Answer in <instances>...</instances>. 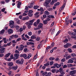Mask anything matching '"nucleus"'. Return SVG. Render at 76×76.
I'll list each match as a JSON object with an SVG mask.
<instances>
[{"instance_id":"28","label":"nucleus","mask_w":76,"mask_h":76,"mask_svg":"<svg viewBox=\"0 0 76 76\" xmlns=\"http://www.w3.org/2000/svg\"><path fill=\"white\" fill-rule=\"evenodd\" d=\"M70 58H71V56L70 55L69 56V55H68L67 57L66 58V60H68Z\"/></svg>"},{"instance_id":"23","label":"nucleus","mask_w":76,"mask_h":76,"mask_svg":"<svg viewBox=\"0 0 76 76\" xmlns=\"http://www.w3.org/2000/svg\"><path fill=\"white\" fill-rule=\"evenodd\" d=\"M11 54V53H7L5 55V57L6 58H7V57H9L10 55Z\"/></svg>"},{"instance_id":"56","label":"nucleus","mask_w":76,"mask_h":76,"mask_svg":"<svg viewBox=\"0 0 76 76\" xmlns=\"http://www.w3.org/2000/svg\"><path fill=\"white\" fill-rule=\"evenodd\" d=\"M21 4H22V3L20 2H18L17 4V5H20V6L21 5Z\"/></svg>"},{"instance_id":"62","label":"nucleus","mask_w":76,"mask_h":76,"mask_svg":"<svg viewBox=\"0 0 76 76\" xmlns=\"http://www.w3.org/2000/svg\"><path fill=\"white\" fill-rule=\"evenodd\" d=\"M53 10V9L52 8H50L48 9V11H51L52 10Z\"/></svg>"},{"instance_id":"39","label":"nucleus","mask_w":76,"mask_h":76,"mask_svg":"<svg viewBox=\"0 0 76 76\" xmlns=\"http://www.w3.org/2000/svg\"><path fill=\"white\" fill-rule=\"evenodd\" d=\"M71 55L72 57H76V55L74 53H71Z\"/></svg>"},{"instance_id":"42","label":"nucleus","mask_w":76,"mask_h":76,"mask_svg":"<svg viewBox=\"0 0 76 76\" xmlns=\"http://www.w3.org/2000/svg\"><path fill=\"white\" fill-rule=\"evenodd\" d=\"M49 64L48 62L45 64H44V66H49Z\"/></svg>"},{"instance_id":"2","label":"nucleus","mask_w":76,"mask_h":76,"mask_svg":"<svg viewBox=\"0 0 76 76\" xmlns=\"http://www.w3.org/2000/svg\"><path fill=\"white\" fill-rule=\"evenodd\" d=\"M15 62L16 63H17L18 64L22 65L23 64V59H21V60H20V59H18L16 60Z\"/></svg>"},{"instance_id":"17","label":"nucleus","mask_w":76,"mask_h":76,"mask_svg":"<svg viewBox=\"0 0 76 76\" xmlns=\"http://www.w3.org/2000/svg\"><path fill=\"white\" fill-rule=\"evenodd\" d=\"M27 45H34V43L32 42H27L26 43Z\"/></svg>"},{"instance_id":"22","label":"nucleus","mask_w":76,"mask_h":76,"mask_svg":"<svg viewBox=\"0 0 76 76\" xmlns=\"http://www.w3.org/2000/svg\"><path fill=\"white\" fill-rule=\"evenodd\" d=\"M69 52V53H72L73 52V51L72 50V49L70 48H68L67 50Z\"/></svg>"},{"instance_id":"35","label":"nucleus","mask_w":76,"mask_h":76,"mask_svg":"<svg viewBox=\"0 0 76 76\" xmlns=\"http://www.w3.org/2000/svg\"><path fill=\"white\" fill-rule=\"evenodd\" d=\"M18 50L19 51H22L23 50V49L20 47L18 48Z\"/></svg>"},{"instance_id":"21","label":"nucleus","mask_w":76,"mask_h":76,"mask_svg":"<svg viewBox=\"0 0 76 76\" xmlns=\"http://www.w3.org/2000/svg\"><path fill=\"white\" fill-rule=\"evenodd\" d=\"M28 8H32V7H33V3H31L30 6H28Z\"/></svg>"},{"instance_id":"15","label":"nucleus","mask_w":76,"mask_h":76,"mask_svg":"<svg viewBox=\"0 0 76 76\" xmlns=\"http://www.w3.org/2000/svg\"><path fill=\"white\" fill-rule=\"evenodd\" d=\"M12 70H17L18 69V66H12Z\"/></svg>"},{"instance_id":"38","label":"nucleus","mask_w":76,"mask_h":76,"mask_svg":"<svg viewBox=\"0 0 76 76\" xmlns=\"http://www.w3.org/2000/svg\"><path fill=\"white\" fill-rule=\"evenodd\" d=\"M38 29H39V30L40 29V28L38 27H36L34 28V30H35V31H37V30H38Z\"/></svg>"},{"instance_id":"31","label":"nucleus","mask_w":76,"mask_h":76,"mask_svg":"<svg viewBox=\"0 0 76 76\" xmlns=\"http://www.w3.org/2000/svg\"><path fill=\"white\" fill-rule=\"evenodd\" d=\"M27 55L26 54H23V57L24 58H25L26 59L27 58Z\"/></svg>"},{"instance_id":"24","label":"nucleus","mask_w":76,"mask_h":76,"mask_svg":"<svg viewBox=\"0 0 76 76\" xmlns=\"http://www.w3.org/2000/svg\"><path fill=\"white\" fill-rule=\"evenodd\" d=\"M47 20H46L43 21V24L44 25H47Z\"/></svg>"},{"instance_id":"52","label":"nucleus","mask_w":76,"mask_h":76,"mask_svg":"<svg viewBox=\"0 0 76 76\" xmlns=\"http://www.w3.org/2000/svg\"><path fill=\"white\" fill-rule=\"evenodd\" d=\"M15 53H18V54H19V51L18 50H16L15 51Z\"/></svg>"},{"instance_id":"18","label":"nucleus","mask_w":76,"mask_h":76,"mask_svg":"<svg viewBox=\"0 0 76 76\" xmlns=\"http://www.w3.org/2000/svg\"><path fill=\"white\" fill-rule=\"evenodd\" d=\"M4 32H5V30L4 29H2L0 31V34H1V35L3 34L4 33Z\"/></svg>"},{"instance_id":"8","label":"nucleus","mask_w":76,"mask_h":76,"mask_svg":"<svg viewBox=\"0 0 76 76\" xmlns=\"http://www.w3.org/2000/svg\"><path fill=\"white\" fill-rule=\"evenodd\" d=\"M76 70H73L72 71H71L70 72V75H75V74H76Z\"/></svg>"},{"instance_id":"51","label":"nucleus","mask_w":76,"mask_h":76,"mask_svg":"<svg viewBox=\"0 0 76 76\" xmlns=\"http://www.w3.org/2000/svg\"><path fill=\"white\" fill-rule=\"evenodd\" d=\"M67 66L66 65H64L63 66V69H64V68H66V67H67Z\"/></svg>"},{"instance_id":"16","label":"nucleus","mask_w":76,"mask_h":76,"mask_svg":"<svg viewBox=\"0 0 76 76\" xmlns=\"http://www.w3.org/2000/svg\"><path fill=\"white\" fill-rule=\"evenodd\" d=\"M74 62V61L72 59H70L68 60V63H73Z\"/></svg>"},{"instance_id":"40","label":"nucleus","mask_w":76,"mask_h":76,"mask_svg":"<svg viewBox=\"0 0 76 76\" xmlns=\"http://www.w3.org/2000/svg\"><path fill=\"white\" fill-rule=\"evenodd\" d=\"M39 22H40V20L39 19H38L37 20L36 23L37 24H39Z\"/></svg>"},{"instance_id":"19","label":"nucleus","mask_w":76,"mask_h":76,"mask_svg":"<svg viewBox=\"0 0 76 76\" xmlns=\"http://www.w3.org/2000/svg\"><path fill=\"white\" fill-rule=\"evenodd\" d=\"M44 14L46 15H50V12L48 11H45L44 12Z\"/></svg>"},{"instance_id":"44","label":"nucleus","mask_w":76,"mask_h":76,"mask_svg":"<svg viewBox=\"0 0 76 76\" xmlns=\"http://www.w3.org/2000/svg\"><path fill=\"white\" fill-rule=\"evenodd\" d=\"M22 39L23 40H24V41H27V40H28V39H26V38L25 37H22Z\"/></svg>"},{"instance_id":"45","label":"nucleus","mask_w":76,"mask_h":76,"mask_svg":"<svg viewBox=\"0 0 76 76\" xmlns=\"http://www.w3.org/2000/svg\"><path fill=\"white\" fill-rule=\"evenodd\" d=\"M35 21V19H33L31 20H30V22H31L32 23H33V22Z\"/></svg>"},{"instance_id":"47","label":"nucleus","mask_w":76,"mask_h":76,"mask_svg":"<svg viewBox=\"0 0 76 76\" xmlns=\"http://www.w3.org/2000/svg\"><path fill=\"white\" fill-rule=\"evenodd\" d=\"M54 3H55V1L53 0H52L51 3H50V4L51 5H53V4H54Z\"/></svg>"},{"instance_id":"48","label":"nucleus","mask_w":76,"mask_h":76,"mask_svg":"<svg viewBox=\"0 0 76 76\" xmlns=\"http://www.w3.org/2000/svg\"><path fill=\"white\" fill-rule=\"evenodd\" d=\"M54 32H55V29H53L52 32L51 33V34H53V33H54Z\"/></svg>"},{"instance_id":"57","label":"nucleus","mask_w":76,"mask_h":76,"mask_svg":"<svg viewBox=\"0 0 76 76\" xmlns=\"http://www.w3.org/2000/svg\"><path fill=\"white\" fill-rule=\"evenodd\" d=\"M60 31H59L56 34V36H58V35L59 34H60Z\"/></svg>"},{"instance_id":"58","label":"nucleus","mask_w":76,"mask_h":76,"mask_svg":"<svg viewBox=\"0 0 76 76\" xmlns=\"http://www.w3.org/2000/svg\"><path fill=\"white\" fill-rule=\"evenodd\" d=\"M5 10H6V8H4L2 9L1 12H4V11H5Z\"/></svg>"},{"instance_id":"61","label":"nucleus","mask_w":76,"mask_h":76,"mask_svg":"<svg viewBox=\"0 0 76 76\" xmlns=\"http://www.w3.org/2000/svg\"><path fill=\"white\" fill-rule=\"evenodd\" d=\"M28 41H31V42H34L35 41H34V40H32V39H30L29 40H28Z\"/></svg>"},{"instance_id":"1","label":"nucleus","mask_w":76,"mask_h":76,"mask_svg":"<svg viewBox=\"0 0 76 76\" xmlns=\"http://www.w3.org/2000/svg\"><path fill=\"white\" fill-rule=\"evenodd\" d=\"M51 0H47L45 1V2L44 4V6H45L46 8L50 7L48 4H49V3H51Z\"/></svg>"},{"instance_id":"27","label":"nucleus","mask_w":76,"mask_h":76,"mask_svg":"<svg viewBox=\"0 0 76 76\" xmlns=\"http://www.w3.org/2000/svg\"><path fill=\"white\" fill-rule=\"evenodd\" d=\"M33 12V11H32V10H30L28 11V14L30 15V14L32 13Z\"/></svg>"},{"instance_id":"41","label":"nucleus","mask_w":76,"mask_h":76,"mask_svg":"<svg viewBox=\"0 0 76 76\" xmlns=\"http://www.w3.org/2000/svg\"><path fill=\"white\" fill-rule=\"evenodd\" d=\"M56 69H52V72L53 73H55L56 72Z\"/></svg>"},{"instance_id":"32","label":"nucleus","mask_w":76,"mask_h":76,"mask_svg":"<svg viewBox=\"0 0 76 76\" xmlns=\"http://www.w3.org/2000/svg\"><path fill=\"white\" fill-rule=\"evenodd\" d=\"M49 60H55V58L53 57H51L49 58Z\"/></svg>"},{"instance_id":"50","label":"nucleus","mask_w":76,"mask_h":76,"mask_svg":"<svg viewBox=\"0 0 76 76\" xmlns=\"http://www.w3.org/2000/svg\"><path fill=\"white\" fill-rule=\"evenodd\" d=\"M64 42H68V39L67 38L65 39V40L64 41Z\"/></svg>"},{"instance_id":"55","label":"nucleus","mask_w":76,"mask_h":76,"mask_svg":"<svg viewBox=\"0 0 76 76\" xmlns=\"http://www.w3.org/2000/svg\"><path fill=\"white\" fill-rule=\"evenodd\" d=\"M63 63H61V64H59V66H60V67H61H61H62V66H63Z\"/></svg>"},{"instance_id":"4","label":"nucleus","mask_w":76,"mask_h":76,"mask_svg":"<svg viewBox=\"0 0 76 76\" xmlns=\"http://www.w3.org/2000/svg\"><path fill=\"white\" fill-rule=\"evenodd\" d=\"M72 38H75V40H76V32H72Z\"/></svg>"},{"instance_id":"7","label":"nucleus","mask_w":76,"mask_h":76,"mask_svg":"<svg viewBox=\"0 0 76 76\" xmlns=\"http://www.w3.org/2000/svg\"><path fill=\"white\" fill-rule=\"evenodd\" d=\"M11 38L12 39H13L14 38H19V36L17 34H13L11 36Z\"/></svg>"},{"instance_id":"37","label":"nucleus","mask_w":76,"mask_h":76,"mask_svg":"<svg viewBox=\"0 0 76 76\" xmlns=\"http://www.w3.org/2000/svg\"><path fill=\"white\" fill-rule=\"evenodd\" d=\"M60 4V2H57L54 4V6H58Z\"/></svg>"},{"instance_id":"11","label":"nucleus","mask_w":76,"mask_h":76,"mask_svg":"<svg viewBox=\"0 0 76 76\" xmlns=\"http://www.w3.org/2000/svg\"><path fill=\"white\" fill-rule=\"evenodd\" d=\"M9 25H13L15 24V22H14V21H13L11 20L9 22Z\"/></svg>"},{"instance_id":"46","label":"nucleus","mask_w":76,"mask_h":76,"mask_svg":"<svg viewBox=\"0 0 76 76\" xmlns=\"http://www.w3.org/2000/svg\"><path fill=\"white\" fill-rule=\"evenodd\" d=\"M20 40H21V38H19L17 39L16 41L17 42H19Z\"/></svg>"},{"instance_id":"6","label":"nucleus","mask_w":76,"mask_h":76,"mask_svg":"<svg viewBox=\"0 0 76 76\" xmlns=\"http://www.w3.org/2000/svg\"><path fill=\"white\" fill-rule=\"evenodd\" d=\"M20 56V55L19 54H18L17 53H15L14 54V58L15 60H17L18 58H19V57Z\"/></svg>"},{"instance_id":"30","label":"nucleus","mask_w":76,"mask_h":76,"mask_svg":"<svg viewBox=\"0 0 76 76\" xmlns=\"http://www.w3.org/2000/svg\"><path fill=\"white\" fill-rule=\"evenodd\" d=\"M66 45H67V46H68V48L69 47H71V46H72V44L69 43H67Z\"/></svg>"},{"instance_id":"10","label":"nucleus","mask_w":76,"mask_h":76,"mask_svg":"<svg viewBox=\"0 0 76 76\" xmlns=\"http://www.w3.org/2000/svg\"><path fill=\"white\" fill-rule=\"evenodd\" d=\"M66 6V4H64L62 6V7H61L60 9H61L60 10V12L62 10H64V7H65V6Z\"/></svg>"},{"instance_id":"64","label":"nucleus","mask_w":76,"mask_h":76,"mask_svg":"<svg viewBox=\"0 0 76 76\" xmlns=\"http://www.w3.org/2000/svg\"><path fill=\"white\" fill-rule=\"evenodd\" d=\"M72 48H76V45H74L72 46Z\"/></svg>"},{"instance_id":"29","label":"nucleus","mask_w":76,"mask_h":76,"mask_svg":"<svg viewBox=\"0 0 76 76\" xmlns=\"http://www.w3.org/2000/svg\"><path fill=\"white\" fill-rule=\"evenodd\" d=\"M31 39H35V38H36V37L35 36H32L31 37Z\"/></svg>"},{"instance_id":"12","label":"nucleus","mask_w":76,"mask_h":76,"mask_svg":"<svg viewBox=\"0 0 76 76\" xmlns=\"http://www.w3.org/2000/svg\"><path fill=\"white\" fill-rule=\"evenodd\" d=\"M8 66H13V62H9L7 63Z\"/></svg>"},{"instance_id":"26","label":"nucleus","mask_w":76,"mask_h":76,"mask_svg":"<svg viewBox=\"0 0 76 76\" xmlns=\"http://www.w3.org/2000/svg\"><path fill=\"white\" fill-rule=\"evenodd\" d=\"M19 47H20L23 50V49L25 48V46L23 45H21L19 46Z\"/></svg>"},{"instance_id":"36","label":"nucleus","mask_w":76,"mask_h":76,"mask_svg":"<svg viewBox=\"0 0 76 76\" xmlns=\"http://www.w3.org/2000/svg\"><path fill=\"white\" fill-rule=\"evenodd\" d=\"M18 50L19 51H22L23 50V49L20 47L18 48Z\"/></svg>"},{"instance_id":"59","label":"nucleus","mask_w":76,"mask_h":76,"mask_svg":"<svg viewBox=\"0 0 76 76\" xmlns=\"http://www.w3.org/2000/svg\"><path fill=\"white\" fill-rule=\"evenodd\" d=\"M25 37L27 38H28V39H29V36L27 35V34H25Z\"/></svg>"},{"instance_id":"13","label":"nucleus","mask_w":76,"mask_h":76,"mask_svg":"<svg viewBox=\"0 0 76 76\" xmlns=\"http://www.w3.org/2000/svg\"><path fill=\"white\" fill-rule=\"evenodd\" d=\"M54 66H55V67H56V68H59V67H60V65L58 64L57 63L55 64H54Z\"/></svg>"},{"instance_id":"49","label":"nucleus","mask_w":76,"mask_h":76,"mask_svg":"<svg viewBox=\"0 0 76 76\" xmlns=\"http://www.w3.org/2000/svg\"><path fill=\"white\" fill-rule=\"evenodd\" d=\"M61 61H62L63 62H64V61H66V59L65 58H64L62 59L61 60Z\"/></svg>"},{"instance_id":"20","label":"nucleus","mask_w":76,"mask_h":76,"mask_svg":"<svg viewBox=\"0 0 76 76\" xmlns=\"http://www.w3.org/2000/svg\"><path fill=\"white\" fill-rule=\"evenodd\" d=\"M27 25H32L33 23L30 22V21H28L26 23Z\"/></svg>"},{"instance_id":"34","label":"nucleus","mask_w":76,"mask_h":76,"mask_svg":"<svg viewBox=\"0 0 76 76\" xmlns=\"http://www.w3.org/2000/svg\"><path fill=\"white\" fill-rule=\"evenodd\" d=\"M53 64H54V61H51L50 62V66L53 65Z\"/></svg>"},{"instance_id":"54","label":"nucleus","mask_w":76,"mask_h":76,"mask_svg":"<svg viewBox=\"0 0 76 76\" xmlns=\"http://www.w3.org/2000/svg\"><path fill=\"white\" fill-rule=\"evenodd\" d=\"M28 35L29 36H31L32 35V32H29L28 33Z\"/></svg>"},{"instance_id":"25","label":"nucleus","mask_w":76,"mask_h":76,"mask_svg":"<svg viewBox=\"0 0 76 76\" xmlns=\"http://www.w3.org/2000/svg\"><path fill=\"white\" fill-rule=\"evenodd\" d=\"M39 7V6L38 5H35L34 6V9H38Z\"/></svg>"},{"instance_id":"60","label":"nucleus","mask_w":76,"mask_h":76,"mask_svg":"<svg viewBox=\"0 0 76 76\" xmlns=\"http://www.w3.org/2000/svg\"><path fill=\"white\" fill-rule=\"evenodd\" d=\"M23 31V29H22V28H21L20 29V32H22Z\"/></svg>"},{"instance_id":"33","label":"nucleus","mask_w":76,"mask_h":76,"mask_svg":"<svg viewBox=\"0 0 76 76\" xmlns=\"http://www.w3.org/2000/svg\"><path fill=\"white\" fill-rule=\"evenodd\" d=\"M38 25L37 23V22H35L34 23V26L37 27V26Z\"/></svg>"},{"instance_id":"53","label":"nucleus","mask_w":76,"mask_h":76,"mask_svg":"<svg viewBox=\"0 0 76 76\" xmlns=\"http://www.w3.org/2000/svg\"><path fill=\"white\" fill-rule=\"evenodd\" d=\"M28 51V48H24L23 50V51L25 52H26V51Z\"/></svg>"},{"instance_id":"14","label":"nucleus","mask_w":76,"mask_h":76,"mask_svg":"<svg viewBox=\"0 0 76 76\" xmlns=\"http://www.w3.org/2000/svg\"><path fill=\"white\" fill-rule=\"evenodd\" d=\"M42 26H43V24L40 23L39 25H38V27H39L40 29V28H42Z\"/></svg>"},{"instance_id":"5","label":"nucleus","mask_w":76,"mask_h":76,"mask_svg":"<svg viewBox=\"0 0 76 76\" xmlns=\"http://www.w3.org/2000/svg\"><path fill=\"white\" fill-rule=\"evenodd\" d=\"M5 50L6 48H1V49H0V52L1 54H3L4 53H5Z\"/></svg>"},{"instance_id":"43","label":"nucleus","mask_w":76,"mask_h":76,"mask_svg":"<svg viewBox=\"0 0 76 76\" xmlns=\"http://www.w3.org/2000/svg\"><path fill=\"white\" fill-rule=\"evenodd\" d=\"M37 54H38V53H37L36 55H35L34 57V59H37V57H38V55Z\"/></svg>"},{"instance_id":"63","label":"nucleus","mask_w":76,"mask_h":76,"mask_svg":"<svg viewBox=\"0 0 76 76\" xmlns=\"http://www.w3.org/2000/svg\"><path fill=\"white\" fill-rule=\"evenodd\" d=\"M64 47L66 48H68V46H67V44H66V45H64Z\"/></svg>"},{"instance_id":"3","label":"nucleus","mask_w":76,"mask_h":76,"mask_svg":"<svg viewBox=\"0 0 76 76\" xmlns=\"http://www.w3.org/2000/svg\"><path fill=\"white\" fill-rule=\"evenodd\" d=\"M59 70H60L59 73H60L61 75H64V74H65V72H64V71L63 70V68L61 67L59 69Z\"/></svg>"},{"instance_id":"9","label":"nucleus","mask_w":76,"mask_h":76,"mask_svg":"<svg viewBox=\"0 0 76 76\" xmlns=\"http://www.w3.org/2000/svg\"><path fill=\"white\" fill-rule=\"evenodd\" d=\"M8 33L9 34H11L13 33V30L12 29H10L8 30Z\"/></svg>"}]
</instances>
